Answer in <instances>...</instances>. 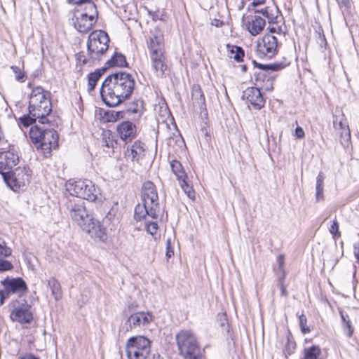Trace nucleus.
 I'll use <instances>...</instances> for the list:
<instances>
[{"label":"nucleus","mask_w":359,"mask_h":359,"mask_svg":"<svg viewBox=\"0 0 359 359\" xmlns=\"http://www.w3.org/2000/svg\"><path fill=\"white\" fill-rule=\"evenodd\" d=\"M187 178H184L183 180H181V181H179V184L182 189V190L184 191V193L187 195V196L191 199H194L195 198V192L187 181Z\"/></svg>","instance_id":"473e14b6"},{"label":"nucleus","mask_w":359,"mask_h":359,"mask_svg":"<svg viewBox=\"0 0 359 359\" xmlns=\"http://www.w3.org/2000/svg\"><path fill=\"white\" fill-rule=\"evenodd\" d=\"M12 307L10 318L13 322H18L23 325L29 324L32 321V306L28 304L26 299L13 301L12 302Z\"/></svg>","instance_id":"f8f14e48"},{"label":"nucleus","mask_w":359,"mask_h":359,"mask_svg":"<svg viewBox=\"0 0 359 359\" xmlns=\"http://www.w3.org/2000/svg\"><path fill=\"white\" fill-rule=\"evenodd\" d=\"M144 100H136V114L139 113V116H140L141 114L144 111Z\"/></svg>","instance_id":"a18cd8bd"},{"label":"nucleus","mask_w":359,"mask_h":359,"mask_svg":"<svg viewBox=\"0 0 359 359\" xmlns=\"http://www.w3.org/2000/svg\"><path fill=\"white\" fill-rule=\"evenodd\" d=\"M4 290H0V304L2 305L6 299L11 294H17L20 297L25 294L27 290V285L25 281L20 277L11 278L7 276L1 281Z\"/></svg>","instance_id":"9d476101"},{"label":"nucleus","mask_w":359,"mask_h":359,"mask_svg":"<svg viewBox=\"0 0 359 359\" xmlns=\"http://www.w3.org/2000/svg\"><path fill=\"white\" fill-rule=\"evenodd\" d=\"M174 255V251L171 248L170 239H168L166 241V253L167 258H170Z\"/></svg>","instance_id":"de8ad7c7"},{"label":"nucleus","mask_w":359,"mask_h":359,"mask_svg":"<svg viewBox=\"0 0 359 359\" xmlns=\"http://www.w3.org/2000/svg\"><path fill=\"white\" fill-rule=\"evenodd\" d=\"M284 278H285V275L284 274H283L282 278H279V279H278V286H279V287L280 289V291H281V295H283L284 297H287L288 294H287V290H286V287L284 285Z\"/></svg>","instance_id":"c03bdc74"},{"label":"nucleus","mask_w":359,"mask_h":359,"mask_svg":"<svg viewBox=\"0 0 359 359\" xmlns=\"http://www.w3.org/2000/svg\"><path fill=\"white\" fill-rule=\"evenodd\" d=\"M37 118H38L32 116L29 112V114L24 115L19 118L18 125L22 130L23 129V128H27L31 125H32L34 123H35Z\"/></svg>","instance_id":"2f4dec72"},{"label":"nucleus","mask_w":359,"mask_h":359,"mask_svg":"<svg viewBox=\"0 0 359 359\" xmlns=\"http://www.w3.org/2000/svg\"><path fill=\"white\" fill-rule=\"evenodd\" d=\"M142 205H136V220L144 218L147 215L154 219L157 217L158 197L153 182L147 181L142 185L141 191Z\"/></svg>","instance_id":"39448f33"},{"label":"nucleus","mask_w":359,"mask_h":359,"mask_svg":"<svg viewBox=\"0 0 359 359\" xmlns=\"http://www.w3.org/2000/svg\"><path fill=\"white\" fill-rule=\"evenodd\" d=\"M227 50L229 52V57L230 58H233L238 62L243 60L245 53L244 50L241 47L227 45Z\"/></svg>","instance_id":"bb28decb"},{"label":"nucleus","mask_w":359,"mask_h":359,"mask_svg":"<svg viewBox=\"0 0 359 359\" xmlns=\"http://www.w3.org/2000/svg\"><path fill=\"white\" fill-rule=\"evenodd\" d=\"M13 268L12 263L8 260L0 259V272L10 271Z\"/></svg>","instance_id":"a19ab883"},{"label":"nucleus","mask_w":359,"mask_h":359,"mask_svg":"<svg viewBox=\"0 0 359 359\" xmlns=\"http://www.w3.org/2000/svg\"><path fill=\"white\" fill-rule=\"evenodd\" d=\"M148 46L151 52V57L164 55L163 35L158 28H155L150 36Z\"/></svg>","instance_id":"4468645a"},{"label":"nucleus","mask_w":359,"mask_h":359,"mask_svg":"<svg viewBox=\"0 0 359 359\" xmlns=\"http://www.w3.org/2000/svg\"><path fill=\"white\" fill-rule=\"evenodd\" d=\"M324 180H325V175H324L323 172H320L316 177V201H319L324 198V196H323Z\"/></svg>","instance_id":"c85d7f7f"},{"label":"nucleus","mask_w":359,"mask_h":359,"mask_svg":"<svg viewBox=\"0 0 359 359\" xmlns=\"http://www.w3.org/2000/svg\"><path fill=\"white\" fill-rule=\"evenodd\" d=\"M246 69H247V67H246V66H245V65H243V66H242V70H243V72H245V71H246Z\"/></svg>","instance_id":"e2e57ef3"},{"label":"nucleus","mask_w":359,"mask_h":359,"mask_svg":"<svg viewBox=\"0 0 359 359\" xmlns=\"http://www.w3.org/2000/svg\"><path fill=\"white\" fill-rule=\"evenodd\" d=\"M11 69L15 74V80L19 82H24L25 81L26 75L25 72H22L20 68L17 66H11Z\"/></svg>","instance_id":"c9c22d12"},{"label":"nucleus","mask_w":359,"mask_h":359,"mask_svg":"<svg viewBox=\"0 0 359 359\" xmlns=\"http://www.w3.org/2000/svg\"><path fill=\"white\" fill-rule=\"evenodd\" d=\"M212 25L219 27L223 25V22L217 19H214L213 22H212Z\"/></svg>","instance_id":"bf43d9fd"},{"label":"nucleus","mask_w":359,"mask_h":359,"mask_svg":"<svg viewBox=\"0 0 359 359\" xmlns=\"http://www.w3.org/2000/svg\"><path fill=\"white\" fill-rule=\"evenodd\" d=\"M11 249L6 245L4 241L0 240V257H8L11 255Z\"/></svg>","instance_id":"e433bc0d"},{"label":"nucleus","mask_w":359,"mask_h":359,"mask_svg":"<svg viewBox=\"0 0 359 359\" xmlns=\"http://www.w3.org/2000/svg\"><path fill=\"white\" fill-rule=\"evenodd\" d=\"M171 170L173 174L176 176L178 181H181L184 178H187V175L183 168L182 163L176 160L173 159L170 161Z\"/></svg>","instance_id":"a878e982"},{"label":"nucleus","mask_w":359,"mask_h":359,"mask_svg":"<svg viewBox=\"0 0 359 359\" xmlns=\"http://www.w3.org/2000/svg\"><path fill=\"white\" fill-rule=\"evenodd\" d=\"M304 135L305 133L302 128L300 126H297L295 129V136L299 139H302L304 137Z\"/></svg>","instance_id":"603ef678"},{"label":"nucleus","mask_w":359,"mask_h":359,"mask_svg":"<svg viewBox=\"0 0 359 359\" xmlns=\"http://www.w3.org/2000/svg\"><path fill=\"white\" fill-rule=\"evenodd\" d=\"M295 348V344L292 341H288L286 349L287 351L288 354H291L293 352V350Z\"/></svg>","instance_id":"6e6d98bb"},{"label":"nucleus","mask_w":359,"mask_h":359,"mask_svg":"<svg viewBox=\"0 0 359 359\" xmlns=\"http://www.w3.org/2000/svg\"><path fill=\"white\" fill-rule=\"evenodd\" d=\"M329 231L334 238H339L341 236V233L339 231V224L337 220H333L332 224H331L329 228Z\"/></svg>","instance_id":"ea45409f"},{"label":"nucleus","mask_w":359,"mask_h":359,"mask_svg":"<svg viewBox=\"0 0 359 359\" xmlns=\"http://www.w3.org/2000/svg\"><path fill=\"white\" fill-rule=\"evenodd\" d=\"M344 332L348 337H351L353 333V327H352L351 321H347L343 324Z\"/></svg>","instance_id":"37998d69"},{"label":"nucleus","mask_w":359,"mask_h":359,"mask_svg":"<svg viewBox=\"0 0 359 359\" xmlns=\"http://www.w3.org/2000/svg\"><path fill=\"white\" fill-rule=\"evenodd\" d=\"M117 211V204H115L102 219V224L104 226H110V229H112L114 226V223L118 221V218H116Z\"/></svg>","instance_id":"393cba45"},{"label":"nucleus","mask_w":359,"mask_h":359,"mask_svg":"<svg viewBox=\"0 0 359 359\" xmlns=\"http://www.w3.org/2000/svg\"><path fill=\"white\" fill-rule=\"evenodd\" d=\"M252 63L254 64L255 66L258 67L264 72H267L269 70L278 71L283 69L285 67V65L282 62H275L270 65H262L258 64L255 60H252Z\"/></svg>","instance_id":"7c9ffc66"},{"label":"nucleus","mask_w":359,"mask_h":359,"mask_svg":"<svg viewBox=\"0 0 359 359\" xmlns=\"http://www.w3.org/2000/svg\"><path fill=\"white\" fill-rule=\"evenodd\" d=\"M144 144L141 142H136V151H135L136 156L142 155V154L144 155Z\"/></svg>","instance_id":"09e8293b"},{"label":"nucleus","mask_w":359,"mask_h":359,"mask_svg":"<svg viewBox=\"0 0 359 359\" xmlns=\"http://www.w3.org/2000/svg\"><path fill=\"white\" fill-rule=\"evenodd\" d=\"M48 287L51 290V294L56 301H59L62 297V291L60 282L55 277H51L48 280Z\"/></svg>","instance_id":"4be33fe9"},{"label":"nucleus","mask_w":359,"mask_h":359,"mask_svg":"<svg viewBox=\"0 0 359 359\" xmlns=\"http://www.w3.org/2000/svg\"><path fill=\"white\" fill-rule=\"evenodd\" d=\"M191 97L194 104L202 108L205 105V100L203 93L198 85L193 86L191 90Z\"/></svg>","instance_id":"b1692460"},{"label":"nucleus","mask_w":359,"mask_h":359,"mask_svg":"<svg viewBox=\"0 0 359 359\" xmlns=\"http://www.w3.org/2000/svg\"><path fill=\"white\" fill-rule=\"evenodd\" d=\"M135 88V79L132 74L118 72L109 75L102 82L100 95L109 107H116L128 99Z\"/></svg>","instance_id":"f257e3e1"},{"label":"nucleus","mask_w":359,"mask_h":359,"mask_svg":"<svg viewBox=\"0 0 359 359\" xmlns=\"http://www.w3.org/2000/svg\"><path fill=\"white\" fill-rule=\"evenodd\" d=\"M299 325L301 330L304 334L310 332V329L306 326L307 319L305 315L302 314L299 316Z\"/></svg>","instance_id":"4c0bfd02"},{"label":"nucleus","mask_w":359,"mask_h":359,"mask_svg":"<svg viewBox=\"0 0 359 359\" xmlns=\"http://www.w3.org/2000/svg\"><path fill=\"white\" fill-rule=\"evenodd\" d=\"M132 324L135 325V320L133 318V313H131L130 317L127 318L125 323L122 326V330L128 332L132 329Z\"/></svg>","instance_id":"79ce46f5"},{"label":"nucleus","mask_w":359,"mask_h":359,"mask_svg":"<svg viewBox=\"0 0 359 359\" xmlns=\"http://www.w3.org/2000/svg\"><path fill=\"white\" fill-rule=\"evenodd\" d=\"M107 68L114 67H128V63L126 62L125 56L119 53H115L106 62Z\"/></svg>","instance_id":"5701e85b"},{"label":"nucleus","mask_w":359,"mask_h":359,"mask_svg":"<svg viewBox=\"0 0 359 359\" xmlns=\"http://www.w3.org/2000/svg\"><path fill=\"white\" fill-rule=\"evenodd\" d=\"M268 29L271 33H275L277 30L280 31L281 29L277 25H272L269 26Z\"/></svg>","instance_id":"13d9d810"},{"label":"nucleus","mask_w":359,"mask_h":359,"mask_svg":"<svg viewBox=\"0 0 359 359\" xmlns=\"http://www.w3.org/2000/svg\"><path fill=\"white\" fill-rule=\"evenodd\" d=\"M29 136L37 149H41L45 156L50 154L51 150L58 147L59 135L57 132L47 126H32Z\"/></svg>","instance_id":"20e7f679"},{"label":"nucleus","mask_w":359,"mask_h":359,"mask_svg":"<svg viewBox=\"0 0 359 359\" xmlns=\"http://www.w3.org/2000/svg\"><path fill=\"white\" fill-rule=\"evenodd\" d=\"M146 231L151 235H154L158 229V224L156 222H145L144 224Z\"/></svg>","instance_id":"58836bf2"},{"label":"nucleus","mask_w":359,"mask_h":359,"mask_svg":"<svg viewBox=\"0 0 359 359\" xmlns=\"http://www.w3.org/2000/svg\"><path fill=\"white\" fill-rule=\"evenodd\" d=\"M21 359H39V358L32 354H27V355L22 357Z\"/></svg>","instance_id":"680f3d73"},{"label":"nucleus","mask_w":359,"mask_h":359,"mask_svg":"<svg viewBox=\"0 0 359 359\" xmlns=\"http://www.w3.org/2000/svg\"><path fill=\"white\" fill-rule=\"evenodd\" d=\"M175 339L179 353L184 359H203L201 347L192 332L181 330Z\"/></svg>","instance_id":"0eeeda50"},{"label":"nucleus","mask_w":359,"mask_h":359,"mask_svg":"<svg viewBox=\"0 0 359 359\" xmlns=\"http://www.w3.org/2000/svg\"><path fill=\"white\" fill-rule=\"evenodd\" d=\"M353 255L357 259V262L359 263V241L353 244Z\"/></svg>","instance_id":"3c124183"},{"label":"nucleus","mask_w":359,"mask_h":359,"mask_svg":"<svg viewBox=\"0 0 359 359\" xmlns=\"http://www.w3.org/2000/svg\"><path fill=\"white\" fill-rule=\"evenodd\" d=\"M341 7H344L346 10L351 8V0H337Z\"/></svg>","instance_id":"8fccbe9b"},{"label":"nucleus","mask_w":359,"mask_h":359,"mask_svg":"<svg viewBox=\"0 0 359 359\" xmlns=\"http://www.w3.org/2000/svg\"><path fill=\"white\" fill-rule=\"evenodd\" d=\"M50 92L43 87H34L29 97V112L38 118L39 122L43 125L50 124V120L47 117L52 111Z\"/></svg>","instance_id":"7ed1b4c3"},{"label":"nucleus","mask_w":359,"mask_h":359,"mask_svg":"<svg viewBox=\"0 0 359 359\" xmlns=\"http://www.w3.org/2000/svg\"><path fill=\"white\" fill-rule=\"evenodd\" d=\"M2 177L7 186L14 191L26 187L31 177V171L29 168L18 167L15 170H8L2 173Z\"/></svg>","instance_id":"1a4fd4ad"},{"label":"nucleus","mask_w":359,"mask_h":359,"mask_svg":"<svg viewBox=\"0 0 359 359\" xmlns=\"http://www.w3.org/2000/svg\"><path fill=\"white\" fill-rule=\"evenodd\" d=\"M67 191L74 196L90 202H102V196L99 187L88 180H69L65 184Z\"/></svg>","instance_id":"423d86ee"},{"label":"nucleus","mask_w":359,"mask_h":359,"mask_svg":"<svg viewBox=\"0 0 359 359\" xmlns=\"http://www.w3.org/2000/svg\"><path fill=\"white\" fill-rule=\"evenodd\" d=\"M109 38L102 30L93 31L87 41V55L92 62L99 61L109 48Z\"/></svg>","instance_id":"6e6552de"},{"label":"nucleus","mask_w":359,"mask_h":359,"mask_svg":"<svg viewBox=\"0 0 359 359\" xmlns=\"http://www.w3.org/2000/svg\"><path fill=\"white\" fill-rule=\"evenodd\" d=\"M266 2V0H254L251 5L252 7L254 8H257V7H259L262 5H264Z\"/></svg>","instance_id":"4d7b16f0"},{"label":"nucleus","mask_w":359,"mask_h":359,"mask_svg":"<svg viewBox=\"0 0 359 359\" xmlns=\"http://www.w3.org/2000/svg\"><path fill=\"white\" fill-rule=\"evenodd\" d=\"M135 348V337H131L127 341L126 345V356L128 359H134L135 352L133 353L132 349Z\"/></svg>","instance_id":"72a5a7b5"},{"label":"nucleus","mask_w":359,"mask_h":359,"mask_svg":"<svg viewBox=\"0 0 359 359\" xmlns=\"http://www.w3.org/2000/svg\"><path fill=\"white\" fill-rule=\"evenodd\" d=\"M67 208L72 219L83 231L88 233L91 237L99 238L101 241L107 239L105 228L102 227L98 221L95 220L88 214L83 201L69 200L67 203Z\"/></svg>","instance_id":"f03ea898"},{"label":"nucleus","mask_w":359,"mask_h":359,"mask_svg":"<svg viewBox=\"0 0 359 359\" xmlns=\"http://www.w3.org/2000/svg\"><path fill=\"white\" fill-rule=\"evenodd\" d=\"M277 52L278 41L276 36L266 34L257 41L256 53L258 57L271 58Z\"/></svg>","instance_id":"ddd939ff"},{"label":"nucleus","mask_w":359,"mask_h":359,"mask_svg":"<svg viewBox=\"0 0 359 359\" xmlns=\"http://www.w3.org/2000/svg\"><path fill=\"white\" fill-rule=\"evenodd\" d=\"M333 123L336 128H337V125L338 124L339 127L342 130L345 129L346 127V126L342 122L341 120H339V121H338V118H337V117L334 119Z\"/></svg>","instance_id":"5fc2aeb1"},{"label":"nucleus","mask_w":359,"mask_h":359,"mask_svg":"<svg viewBox=\"0 0 359 359\" xmlns=\"http://www.w3.org/2000/svg\"><path fill=\"white\" fill-rule=\"evenodd\" d=\"M95 23L93 15L88 13H81L80 17H77L74 22V27L81 33L88 32Z\"/></svg>","instance_id":"f3484780"},{"label":"nucleus","mask_w":359,"mask_h":359,"mask_svg":"<svg viewBox=\"0 0 359 359\" xmlns=\"http://www.w3.org/2000/svg\"><path fill=\"white\" fill-rule=\"evenodd\" d=\"M85 5V12L83 13H88V15H93L95 17V15L97 14L96 6L92 1V0H89L87 2L83 3Z\"/></svg>","instance_id":"f704fd0d"},{"label":"nucleus","mask_w":359,"mask_h":359,"mask_svg":"<svg viewBox=\"0 0 359 359\" xmlns=\"http://www.w3.org/2000/svg\"><path fill=\"white\" fill-rule=\"evenodd\" d=\"M261 76V74L259 73V74H258V77L257 78V81L259 80V76Z\"/></svg>","instance_id":"0e129e2a"},{"label":"nucleus","mask_w":359,"mask_h":359,"mask_svg":"<svg viewBox=\"0 0 359 359\" xmlns=\"http://www.w3.org/2000/svg\"><path fill=\"white\" fill-rule=\"evenodd\" d=\"M242 97L246 100V103L252 104L257 110L262 109L265 104L260 90L256 87L246 88L243 93Z\"/></svg>","instance_id":"2eb2a0df"},{"label":"nucleus","mask_w":359,"mask_h":359,"mask_svg":"<svg viewBox=\"0 0 359 359\" xmlns=\"http://www.w3.org/2000/svg\"><path fill=\"white\" fill-rule=\"evenodd\" d=\"M107 68L102 67L95 69L88 75V91L93 90L97 85V81L106 72Z\"/></svg>","instance_id":"aec40b11"},{"label":"nucleus","mask_w":359,"mask_h":359,"mask_svg":"<svg viewBox=\"0 0 359 359\" xmlns=\"http://www.w3.org/2000/svg\"><path fill=\"white\" fill-rule=\"evenodd\" d=\"M117 133L125 144H129L125 151V156L131 161H135V144H132L135 139V124L131 121H125L118 123L116 127Z\"/></svg>","instance_id":"9b49d317"},{"label":"nucleus","mask_w":359,"mask_h":359,"mask_svg":"<svg viewBox=\"0 0 359 359\" xmlns=\"http://www.w3.org/2000/svg\"><path fill=\"white\" fill-rule=\"evenodd\" d=\"M339 314L342 320V324L347 321H351L350 318L347 313H345L341 309H339Z\"/></svg>","instance_id":"864d4df0"},{"label":"nucleus","mask_w":359,"mask_h":359,"mask_svg":"<svg viewBox=\"0 0 359 359\" xmlns=\"http://www.w3.org/2000/svg\"><path fill=\"white\" fill-rule=\"evenodd\" d=\"M265 20L260 16L250 15L246 22V27L248 32L252 35L259 34L264 28Z\"/></svg>","instance_id":"a211bd4d"},{"label":"nucleus","mask_w":359,"mask_h":359,"mask_svg":"<svg viewBox=\"0 0 359 359\" xmlns=\"http://www.w3.org/2000/svg\"><path fill=\"white\" fill-rule=\"evenodd\" d=\"M153 320V316L150 312H136V325H147Z\"/></svg>","instance_id":"c756f323"},{"label":"nucleus","mask_w":359,"mask_h":359,"mask_svg":"<svg viewBox=\"0 0 359 359\" xmlns=\"http://www.w3.org/2000/svg\"><path fill=\"white\" fill-rule=\"evenodd\" d=\"M255 13H260L265 17L269 23L271 25L277 18L278 9L274 6H266L264 8L257 7L255 8Z\"/></svg>","instance_id":"412c9836"},{"label":"nucleus","mask_w":359,"mask_h":359,"mask_svg":"<svg viewBox=\"0 0 359 359\" xmlns=\"http://www.w3.org/2000/svg\"><path fill=\"white\" fill-rule=\"evenodd\" d=\"M76 60L82 62L83 65H86L88 62L91 61V60H89V57L88 55H84L83 52L76 55Z\"/></svg>","instance_id":"49530a36"},{"label":"nucleus","mask_w":359,"mask_h":359,"mask_svg":"<svg viewBox=\"0 0 359 359\" xmlns=\"http://www.w3.org/2000/svg\"><path fill=\"white\" fill-rule=\"evenodd\" d=\"M278 262L279 264V267L282 268L284 263V257L283 255H280L278 257Z\"/></svg>","instance_id":"052dcab7"},{"label":"nucleus","mask_w":359,"mask_h":359,"mask_svg":"<svg viewBox=\"0 0 359 359\" xmlns=\"http://www.w3.org/2000/svg\"><path fill=\"white\" fill-rule=\"evenodd\" d=\"M153 69L157 76H162L167 69L165 55L151 57Z\"/></svg>","instance_id":"6ab92c4d"},{"label":"nucleus","mask_w":359,"mask_h":359,"mask_svg":"<svg viewBox=\"0 0 359 359\" xmlns=\"http://www.w3.org/2000/svg\"><path fill=\"white\" fill-rule=\"evenodd\" d=\"M304 358L302 359H322L320 358L321 350L318 346H312L305 348L304 350Z\"/></svg>","instance_id":"cd10ccee"},{"label":"nucleus","mask_w":359,"mask_h":359,"mask_svg":"<svg viewBox=\"0 0 359 359\" xmlns=\"http://www.w3.org/2000/svg\"><path fill=\"white\" fill-rule=\"evenodd\" d=\"M18 155L14 151L0 152V174L5 173L18 163Z\"/></svg>","instance_id":"dca6fc26"}]
</instances>
